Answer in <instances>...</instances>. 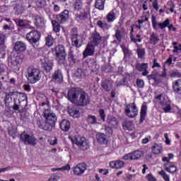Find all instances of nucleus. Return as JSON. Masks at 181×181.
<instances>
[{
	"label": "nucleus",
	"mask_w": 181,
	"mask_h": 181,
	"mask_svg": "<svg viewBox=\"0 0 181 181\" xmlns=\"http://www.w3.org/2000/svg\"><path fill=\"white\" fill-rule=\"evenodd\" d=\"M44 118L37 120V125L40 129L44 131H52L54 127H56V122H57V116L56 113L50 112L49 110H45L43 112Z\"/></svg>",
	"instance_id": "nucleus-1"
},
{
	"label": "nucleus",
	"mask_w": 181,
	"mask_h": 181,
	"mask_svg": "<svg viewBox=\"0 0 181 181\" xmlns=\"http://www.w3.org/2000/svg\"><path fill=\"white\" fill-rule=\"evenodd\" d=\"M54 52L56 60H57L59 66H67V61L66 60L67 52H66V47L63 45H57L54 48Z\"/></svg>",
	"instance_id": "nucleus-2"
},
{
	"label": "nucleus",
	"mask_w": 181,
	"mask_h": 181,
	"mask_svg": "<svg viewBox=\"0 0 181 181\" xmlns=\"http://www.w3.org/2000/svg\"><path fill=\"white\" fill-rule=\"evenodd\" d=\"M42 76L40 75V70L35 66H28L27 68V79L30 84H35L40 80Z\"/></svg>",
	"instance_id": "nucleus-3"
},
{
	"label": "nucleus",
	"mask_w": 181,
	"mask_h": 181,
	"mask_svg": "<svg viewBox=\"0 0 181 181\" xmlns=\"http://www.w3.org/2000/svg\"><path fill=\"white\" fill-rule=\"evenodd\" d=\"M72 144L76 145L81 151H87L90 148V142L84 136H75L71 138Z\"/></svg>",
	"instance_id": "nucleus-4"
},
{
	"label": "nucleus",
	"mask_w": 181,
	"mask_h": 181,
	"mask_svg": "<svg viewBox=\"0 0 181 181\" xmlns=\"http://www.w3.org/2000/svg\"><path fill=\"white\" fill-rule=\"evenodd\" d=\"M90 103H91V99L88 95V93H87V92L83 90L82 89L75 104L76 105H78V107H86Z\"/></svg>",
	"instance_id": "nucleus-5"
},
{
	"label": "nucleus",
	"mask_w": 181,
	"mask_h": 181,
	"mask_svg": "<svg viewBox=\"0 0 181 181\" xmlns=\"http://www.w3.org/2000/svg\"><path fill=\"white\" fill-rule=\"evenodd\" d=\"M42 34L37 30H32L26 34L25 39L30 45H35L40 40Z\"/></svg>",
	"instance_id": "nucleus-6"
},
{
	"label": "nucleus",
	"mask_w": 181,
	"mask_h": 181,
	"mask_svg": "<svg viewBox=\"0 0 181 181\" xmlns=\"http://www.w3.org/2000/svg\"><path fill=\"white\" fill-rule=\"evenodd\" d=\"M124 112L127 117L129 118H135L138 116L139 110H138V107H136V104H135V102H134L127 105L124 108Z\"/></svg>",
	"instance_id": "nucleus-7"
},
{
	"label": "nucleus",
	"mask_w": 181,
	"mask_h": 181,
	"mask_svg": "<svg viewBox=\"0 0 181 181\" xmlns=\"http://www.w3.org/2000/svg\"><path fill=\"white\" fill-rule=\"evenodd\" d=\"M82 90L83 89L80 88H70L68 90V93H67L68 101H70V103H72V104H76V103H77V100H78V97Z\"/></svg>",
	"instance_id": "nucleus-8"
},
{
	"label": "nucleus",
	"mask_w": 181,
	"mask_h": 181,
	"mask_svg": "<svg viewBox=\"0 0 181 181\" xmlns=\"http://www.w3.org/2000/svg\"><path fill=\"white\" fill-rule=\"evenodd\" d=\"M20 139L25 145H32L33 146H35L36 145V137H35V135H29L26 132H23L20 135Z\"/></svg>",
	"instance_id": "nucleus-9"
},
{
	"label": "nucleus",
	"mask_w": 181,
	"mask_h": 181,
	"mask_svg": "<svg viewBox=\"0 0 181 181\" xmlns=\"http://www.w3.org/2000/svg\"><path fill=\"white\" fill-rule=\"evenodd\" d=\"M87 170V164L86 163H79L73 168L74 175L75 176H81Z\"/></svg>",
	"instance_id": "nucleus-10"
},
{
	"label": "nucleus",
	"mask_w": 181,
	"mask_h": 181,
	"mask_svg": "<svg viewBox=\"0 0 181 181\" xmlns=\"http://www.w3.org/2000/svg\"><path fill=\"white\" fill-rule=\"evenodd\" d=\"M151 23H152L153 29H154V30H158V26H159L160 29L163 30V29H165V28H166V26L169 25L168 20L164 21L163 23L156 22V17H155V16H152Z\"/></svg>",
	"instance_id": "nucleus-11"
},
{
	"label": "nucleus",
	"mask_w": 181,
	"mask_h": 181,
	"mask_svg": "<svg viewBox=\"0 0 181 181\" xmlns=\"http://www.w3.org/2000/svg\"><path fill=\"white\" fill-rule=\"evenodd\" d=\"M71 45L79 48L83 46V40L81 39V36L78 34H72L71 36Z\"/></svg>",
	"instance_id": "nucleus-12"
},
{
	"label": "nucleus",
	"mask_w": 181,
	"mask_h": 181,
	"mask_svg": "<svg viewBox=\"0 0 181 181\" xmlns=\"http://www.w3.org/2000/svg\"><path fill=\"white\" fill-rule=\"evenodd\" d=\"M95 52V45L88 44L83 52V59H87L89 56H94Z\"/></svg>",
	"instance_id": "nucleus-13"
},
{
	"label": "nucleus",
	"mask_w": 181,
	"mask_h": 181,
	"mask_svg": "<svg viewBox=\"0 0 181 181\" xmlns=\"http://www.w3.org/2000/svg\"><path fill=\"white\" fill-rule=\"evenodd\" d=\"M101 42H103V37H101L98 32L95 31V33H92L90 37L91 45L96 47L98 46Z\"/></svg>",
	"instance_id": "nucleus-14"
},
{
	"label": "nucleus",
	"mask_w": 181,
	"mask_h": 181,
	"mask_svg": "<svg viewBox=\"0 0 181 181\" xmlns=\"http://www.w3.org/2000/svg\"><path fill=\"white\" fill-rule=\"evenodd\" d=\"M101 87L105 90V91L108 93L111 91L114 87V81L109 79L103 80L101 82Z\"/></svg>",
	"instance_id": "nucleus-15"
},
{
	"label": "nucleus",
	"mask_w": 181,
	"mask_h": 181,
	"mask_svg": "<svg viewBox=\"0 0 181 181\" xmlns=\"http://www.w3.org/2000/svg\"><path fill=\"white\" fill-rule=\"evenodd\" d=\"M13 49L16 53H23L26 50V43L22 41H17L14 43Z\"/></svg>",
	"instance_id": "nucleus-16"
},
{
	"label": "nucleus",
	"mask_w": 181,
	"mask_h": 181,
	"mask_svg": "<svg viewBox=\"0 0 181 181\" xmlns=\"http://www.w3.org/2000/svg\"><path fill=\"white\" fill-rule=\"evenodd\" d=\"M69 10H64L61 13L57 16V21L58 23H66L69 19Z\"/></svg>",
	"instance_id": "nucleus-17"
},
{
	"label": "nucleus",
	"mask_w": 181,
	"mask_h": 181,
	"mask_svg": "<svg viewBox=\"0 0 181 181\" xmlns=\"http://www.w3.org/2000/svg\"><path fill=\"white\" fill-rule=\"evenodd\" d=\"M135 27V25H132L131 26V30L129 33V37L131 42L133 43H141L142 42V38H141V35L137 34L135 35H134V28Z\"/></svg>",
	"instance_id": "nucleus-18"
},
{
	"label": "nucleus",
	"mask_w": 181,
	"mask_h": 181,
	"mask_svg": "<svg viewBox=\"0 0 181 181\" xmlns=\"http://www.w3.org/2000/svg\"><path fill=\"white\" fill-rule=\"evenodd\" d=\"M59 128L63 132H69L71 128V123L66 119H64L59 122Z\"/></svg>",
	"instance_id": "nucleus-19"
},
{
	"label": "nucleus",
	"mask_w": 181,
	"mask_h": 181,
	"mask_svg": "<svg viewBox=\"0 0 181 181\" xmlns=\"http://www.w3.org/2000/svg\"><path fill=\"white\" fill-rule=\"evenodd\" d=\"M89 15L90 13L87 11L81 12L76 15V21H77L78 23H86V21L88 19Z\"/></svg>",
	"instance_id": "nucleus-20"
},
{
	"label": "nucleus",
	"mask_w": 181,
	"mask_h": 181,
	"mask_svg": "<svg viewBox=\"0 0 181 181\" xmlns=\"http://www.w3.org/2000/svg\"><path fill=\"white\" fill-rule=\"evenodd\" d=\"M136 69L137 71H143L142 76H148V63H137L136 64Z\"/></svg>",
	"instance_id": "nucleus-21"
},
{
	"label": "nucleus",
	"mask_w": 181,
	"mask_h": 181,
	"mask_svg": "<svg viewBox=\"0 0 181 181\" xmlns=\"http://www.w3.org/2000/svg\"><path fill=\"white\" fill-rule=\"evenodd\" d=\"M68 113L73 118H78L80 117V108L77 106H70L68 107Z\"/></svg>",
	"instance_id": "nucleus-22"
},
{
	"label": "nucleus",
	"mask_w": 181,
	"mask_h": 181,
	"mask_svg": "<svg viewBox=\"0 0 181 181\" xmlns=\"http://www.w3.org/2000/svg\"><path fill=\"white\" fill-rule=\"evenodd\" d=\"M146 115H148V106L143 105L140 110L139 124H144V122L146 119Z\"/></svg>",
	"instance_id": "nucleus-23"
},
{
	"label": "nucleus",
	"mask_w": 181,
	"mask_h": 181,
	"mask_svg": "<svg viewBox=\"0 0 181 181\" xmlns=\"http://www.w3.org/2000/svg\"><path fill=\"white\" fill-rule=\"evenodd\" d=\"M124 165H125V162L121 160L110 161L109 163V166L112 169H122Z\"/></svg>",
	"instance_id": "nucleus-24"
},
{
	"label": "nucleus",
	"mask_w": 181,
	"mask_h": 181,
	"mask_svg": "<svg viewBox=\"0 0 181 181\" xmlns=\"http://www.w3.org/2000/svg\"><path fill=\"white\" fill-rule=\"evenodd\" d=\"M52 78L57 83H62V81H63V74H62V70H55L54 74L52 75Z\"/></svg>",
	"instance_id": "nucleus-25"
},
{
	"label": "nucleus",
	"mask_w": 181,
	"mask_h": 181,
	"mask_svg": "<svg viewBox=\"0 0 181 181\" xmlns=\"http://www.w3.org/2000/svg\"><path fill=\"white\" fill-rule=\"evenodd\" d=\"M107 124L108 127H110L111 128H117V127H118V120H117V117L113 115H108Z\"/></svg>",
	"instance_id": "nucleus-26"
},
{
	"label": "nucleus",
	"mask_w": 181,
	"mask_h": 181,
	"mask_svg": "<svg viewBox=\"0 0 181 181\" xmlns=\"http://www.w3.org/2000/svg\"><path fill=\"white\" fill-rule=\"evenodd\" d=\"M96 140L98 144H102L103 145H107L108 144V139H107V135L104 133H97Z\"/></svg>",
	"instance_id": "nucleus-27"
},
{
	"label": "nucleus",
	"mask_w": 181,
	"mask_h": 181,
	"mask_svg": "<svg viewBox=\"0 0 181 181\" xmlns=\"http://www.w3.org/2000/svg\"><path fill=\"white\" fill-rule=\"evenodd\" d=\"M165 170L169 173H176L177 167L173 163L164 164Z\"/></svg>",
	"instance_id": "nucleus-28"
},
{
	"label": "nucleus",
	"mask_w": 181,
	"mask_h": 181,
	"mask_svg": "<svg viewBox=\"0 0 181 181\" xmlns=\"http://www.w3.org/2000/svg\"><path fill=\"white\" fill-rule=\"evenodd\" d=\"M173 90L175 94L181 95V79H177L173 83Z\"/></svg>",
	"instance_id": "nucleus-29"
},
{
	"label": "nucleus",
	"mask_w": 181,
	"mask_h": 181,
	"mask_svg": "<svg viewBox=\"0 0 181 181\" xmlns=\"http://www.w3.org/2000/svg\"><path fill=\"white\" fill-rule=\"evenodd\" d=\"M22 62H23V59L21 56H16V57H13L11 59V65L12 67H16V69H19V66L22 64Z\"/></svg>",
	"instance_id": "nucleus-30"
},
{
	"label": "nucleus",
	"mask_w": 181,
	"mask_h": 181,
	"mask_svg": "<svg viewBox=\"0 0 181 181\" xmlns=\"http://www.w3.org/2000/svg\"><path fill=\"white\" fill-rule=\"evenodd\" d=\"M151 151L154 155H160L163 151V147H162V145L160 144H155L152 147Z\"/></svg>",
	"instance_id": "nucleus-31"
},
{
	"label": "nucleus",
	"mask_w": 181,
	"mask_h": 181,
	"mask_svg": "<svg viewBox=\"0 0 181 181\" xmlns=\"http://www.w3.org/2000/svg\"><path fill=\"white\" fill-rule=\"evenodd\" d=\"M149 40L150 44L153 45L155 46V45H158V43H159V40H160V39L159 38V35L155 33H152L151 35H150Z\"/></svg>",
	"instance_id": "nucleus-32"
},
{
	"label": "nucleus",
	"mask_w": 181,
	"mask_h": 181,
	"mask_svg": "<svg viewBox=\"0 0 181 181\" xmlns=\"http://www.w3.org/2000/svg\"><path fill=\"white\" fill-rule=\"evenodd\" d=\"M132 154L133 156V160H137V159H141L144 156V153L143 151L136 150L132 152Z\"/></svg>",
	"instance_id": "nucleus-33"
},
{
	"label": "nucleus",
	"mask_w": 181,
	"mask_h": 181,
	"mask_svg": "<svg viewBox=\"0 0 181 181\" xmlns=\"http://www.w3.org/2000/svg\"><path fill=\"white\" fill-rule=\"evenodd\" d=\"M73 8H74V11L79 12V11L83 9V1H81V0H75V2H74L73 4Z\"/></svg>",
	"instance_id": "nucleus-34"
},
{
	"label": "nucleus",
	"mask_w": 181,
	"mask_h": 181,
	"mask_svg": "<svg viewBox=\"0 0 181 181\" xmlns=\"http://www.w3.org/2000/svg\"><path fill=\"white\" fill-rule=\"evenodd\" d=\"M68 62L69 63V66L71 67H73L76 63H77V60L74 57V54H73L72 52H69L68 54Z\"/></svg>",
	"instance_id": "nucleus-35"
},
{
	"label": "nucleus",
	"mask_w": 181,
	"mask_h": 181,
	"mask_svg": "<svg viewBox=\"0 0 181 181\" xmlns=\"http://www.w3.org/2000/svg\"><path fill=\"white\" fill-rule=\"evenodd\" d=\"M42 67L46 73H49L53 69V65L50 62H45L42 63Z\"/></svg>",
	"instance_id": "nucleus-36"
},
{
	"label": "nucleus",
	"mask_w": 181,
	"mask_h": 181,
	"mask_svg": "<svg viewBox=\"0 0 181 181\" xmlns=\"http://www.w3.org/2000/svg\"><path fill=\"white\" fill-rule=\"evenodd\" d=\"M97 26H98V28H100V29H103V30H108V29L111 28L110 25H109L107 23H103V21L101 20H99L97 22Z\"/></svg>",
	"instance_id": "nucleus-37"
},
{
	"label": "nucleus",
	"mask_w": 181,
	"mask_h": 181,
	"mask_svg": "<svg viewBox=\"0 0 181 181\" xmlns=\"http://www.w3.org/2000/svg\"><path fill=\"white\" fill-rule=\"evenodd\" d=\"M104 5H105V0H95V6L99 11H104Z\"/></svg>",
	"instance_id": "nucleus-38"
},
{
	"label": "nucleus",
	"mask_w": 181,
	"mask_h": 181,
	"mask_svg": "<svg viewBox=\"0 0 181 181\" xmlns=\"http://www.w3.org/2000/svg\"><path fill=\"white\" fill-rule=\"evenodd\" d=\"M85 76H86V73H84V71L83 70V69L78 68L74 74V77L78 78V80H81V78H83V77H85Z\"/></svg>",
	"instance_id": "nucleus-39"
},
{
	"label": "nucleus",
	"mask_w": 181,
	"mask_h": 181,
	"mask_svg": "<svg viewBox=\"0 0 181 181\" xmlns=\"http://www.w3.org/2000/svg\"><path fill=\"white\" fill-rule=\"evenodd\" d=\"M116 18L117 17L115 16V12H114V11L109 12L106 16V19L108 23H112V22H114Z\"/></svg>",
	"instance_id": "nucleus-40"
},
{
	"label": "nucleus",
	"mask_w": 181,
	"mask_h": 181,
	"mask_svg": "<svg viewBox=\"0 0 181 181\" xmlns=\"http://www.w3.org/2000/svg\"><path fill=\"white\" fill-rule=\"evenodd\" d=\"M55 40L53 38V37L50 35H48L47 37H45V45L48 47H52L53 43H54Z\"/></svg>",
	"instance_id": "nucleus-41"
},
{
	"label": "nucleus",
	"mask_w": 181,
	"mask_h": 181,
	"mask_svg": "<svg viewBox=\"0 0 181 181\" xmlns=\"http://www.w3.org/2000/svg\"><path fill=\"white\" fill-rule=\"evenodd\" d=\"M86 121L90 124V125H95L97 124V117H95V115H89Z\"/></svg>",
	"instance_id": "nucleus-42"
},
{
	"label": "nucleus",
	"mask_w": 181,
	"mask_h": 181,
	"mask_svg": "<svg viewBox=\"0 0 181 181\" xmlns=\"http://www.w3.org/2000/svg\"><path fill=\"white\" fill-rule=\"evenodd\" d=\"M35 25L37 28L42 26V25H45V18L40 16L35 17Z\"/></svg>",
	"instance_id": "nucleus-43"
},
{
	"label": "nucleus",
	"mask_w": 181,
	"mask_h": 181,
	"mask_svg": "<svg viewBox=\"0 0 181 181\" xmlns=\"http://www.w3.org/2000/svg\"><path fill=\"white\" fill-rule=\"evenodd\" d=\"M123 127L128 131H132V128H134V123L131 121L126 120L123 123Z\"/></svg>",
	"instance_id": "nucleus-44"
},
{
	"label": "nucleus",
	"mask_w": 181,
	"mask_h": 181,
	"mask_svg": "<svg viewBox=\"0 0 181 181\" xmlns=\"http://www.w3.org/2000/svg\"><path fill=\"white\" fill-rule=\"evenodd\" d=\"M52 23L54 32H55V33H59L61 29L60 24H59L57 21H52Z\"/></svg>",
	"instance_id": "nucleus-45"
},
{
	"label": "nucleus",
	"mask_w": 181,
	"mask_h": 181,
	"mask_svg": "<svg viewBox=\"0 0 181 181\" xmlns=\"http://www.w3.org/2000/svg\"><path fill=\"white\" fill-rule=\"evenodd\" d=\"M4 103H5L6 107L9 108V104H11V103H12V98L9 93L6 94Z\"/></svg>",
	"instance_id": "nucleus-46"
},
{
	"label": "nucleus",
	"mask_w": 181,
	"mask_h": 181,
	"mask_svg": "<svg viewBox=\"0 0 181 181\" xmlns=\"http://www.w3.org/2000/svg\"><path fill=\"white\" fill-rule=\"evenodd\" d=\"M136 54L139 59H145V49L138 48L136 49Z\"/></svg>",
	"instance_id": "nucleus-47"
},
{
	"label": "nucleus",
	"mask_w": 181,
	"mask_h": 181,
	"mask_svg": "<svg viewBox=\"0 0 181 181\" xmlns=\"http://www.w3.org/2000/svg\"><path fill=\"white\" fill-rule=\"evenodd\" d=\"M158 175H160V176H161L165 181H170V177L166 174L165 170H161L158 172Z\"/></svg>",
	"instance_id": "nucleus-48"
},
{
	"label": "nucleus",
	"mask_w": 181,
	"mask_h": 181,
	"mask_svg": "<svg viewBox=\"0 0 181 181\" xmlns=\"http://www.w3.org/2000/svg\"><path fill=\"white\" fill-rule=\"evenodd\" d=\"M6 39V34L5 33H0V46L5 45V40Z\"/></svg>",
	"instance_id": "nucleus-49"
},
{
	"label": "nucleus",
	"mask_w": 181,
	"mask_h": 181,
	"mask_svg": "<svg viewBox=\"0 0 181 181\" xmlns=\"http://www.w3.org/2000/svg\"><path fill=\"white\" fill-rule=\"evenodd\" d=\"M99 117L101 121L103 122H105V112L104 111V109H100L99 110Z\"/></svg>",
	"instance_id": "nucleus-50"
},
{
	"label": "nucleus",
	"mask_w": 181,
	"mask_h": 181,
	"mask_svg": "<svg viewBox=\"0 0 181 181\" xmlns=\"http://www.w3.org/2000/svg\"><path fill=\"white\" fill-rule=\"evenodd\" d=\"M11 97V100H13V103H16V100H18V95L19 93L16 91H13V92H8Z\"/></svg>",
	"instance_id": "nucleus-51"
},
{
	"label": "nucleus",
	"mask_w": 181,
	"mask_h": 181,
	"mask_svg": "<svg viewBox=\"0 0 181 181\" xmlns=\"http://www.w3.org/2000/svg\"><path fill=\"white\" fill-rule=\"evenodd\" d=\"M136 84L138 88H144V87L145 86V82L144 81V80L138 78L136 81Z\"/></svg>",
	"instance_id": "nucleus-52"
},
{
	"label": "nucleus",
	"mask_w": 181,
	"mask_h": 181,
	"mask_svg": "<svg viewBox=\"0 0 181 181\" xmlns=\"http://www.w3.org/2000/svg\"><path fill=\"white\" fill-rule=\"evenodd\" d=\"M16 23L18 28H26V23H25L23 20H16Z\"/></svg>",
	"instance_id": "nucleus-53"
},
{
	"label": "nucleus",
	"mask_w": 181,
	"mask_h": 181,
	"mask_svg": "<svg viewBox=\"0 0 181 181\" xmlns=\"http://www.w3.org/2000/svg\"><path fill=\"white\" fill-rule=\"evenodd\" d=\"M115 37L117 40H118L119 42H121L122 39V34L121 33V30L119 29L116 30Z\"/></svg>",
	"instance_id": "nucleus-54"
},
{
	"label": "nucleus",
	"mask_w": 181,
	"mask_h": 181,
	"mask_svg": "<svg viewBox=\"0 0 181 181\" xmlns=\"http://www.w3.org/2000/svg\"><path fill=\"white\" fill-rule=\"evenodd\" d=\"M165 21H168V25L166 26V28H168V30L170 32L171 30L175 32V30H176V28L173 25V24H170V20L169 18H166Z\"/></svg>",
	"instance_id": "nucleus-55"
},
{
	"label": "nucleus",
	"mask_w": 181,
	"mask_h": 181,
	"mask_svg": "<svg viewBox=\"0 0 181 181\" xmlns=\"http://www.w3.org/2000/svg\"><path fill=\"white\" fill-rule=\"evenodd\" d=\"M123 160H134L132 153H129L124 155L122 158Z\"/></svg>",
	"instance_id": "nucleus-56"
},
{
	"label": "nucleus",
	"mask_w": 181,
	"mask_h": 181,
	"mask_svg": "<svg viewBox=\"0 0 181 181\" xmlns=\"http://www.w3.org/2000/svg\"><path fill=\"white\" fill-rule=\"evenodd\" d=\"M122 52L124 54V57H128V56H131V51H129V49L127 47H122Z\"/></svg>",
	"instance_id": "nucleus-57"
},
{
	"label": "nucleus",
	"mask_w": 181,
	"mask_h": 181,
	"mask_svg": "<svg viewBox=\"0 0 181 181\" xmlns=\"http://www.w3.org/2000/svg\"><path fill=\"white\" fill-rule=\"evenodd\" d=\"M146 179L148 181H157L156 178L152 175V173H149L146 176Z\"/></svg>",
	"instance_id": "nucleus-58"
},
{
	"label": "nucleus",
	"mask_w": 181,
	"mask_h": 181,
	"mask_svg": "<svg viewBox=\"0 0 181 181\" xmlns=\"http://www.w3.org/2000/svg\"><path fill=\"white\" fill-rule=\"evenodd\" d=\"M163 110L165 113L170 112V111H172V106L170 105V104H168L166 106H165L164 108H163Z\"/></svg>",
	"instance_id": "nucleus-59"
},
{
	"label": "nucleus",
	"mask_w": 181,
	"mask_h": 181,
	"mask_svg": "<svg viewBox=\"0 0 181 181\" xmlns=\"http://www.w3.org/2000/svg\"><path fill=\"white\" fill-rule=\"evenodd\" d=\"M155 67L160 68V64L158 63V59H156L153 60L152 69H155Z\"/></svg>",
	"instance_id": "nucleus-60"
},
{
	"label": "nucleus",
	"mask_w": 181,
	"mask_h": 181,
	"mask_svg": "<svg viewBox=\"0 0 181 181\" xmlns=\"http://www.w3.org/2000/svg\"><path fill=\"white\" fill-rule=\"evenodd\" d=\"M19 105L16 104V102H14L13 110H15V112H16V111H18V112L22 113V110H19Z\"/></svg>",
	"instance_id": "nucleus-61"
},
{
	"label": "nucleus",
	"mask_w": 181,
	"mask_h": 181,
	"mask_svg": "<svg viewBox=\"0 0 181 181\" xmlns=\"http://www.w3.org/2000/svg\"><path fill=\"white\" fill-rule=\"evenodd\" d=\"M153 8L156 9V11H159V6L158 4V0H154L152 3Z\"/></svg>",
	"instance_id": "nucleus-62"
},
{
	"label": "nucleus",
	"mask_w": 181,
	"mask_h": 181,
	"mask_svg": "<svg viewBox=\"0 0 181 181\" xmlns=\"http://www.w3.org/2000/svg\"><path fill=\"white\" fill-rule=\"evenodd\" d=\"M70 169H71L70 164H67L65 166L60 168V170H70Z\"/></svg>",
	"instance_id": "nucleus-63"
},
{
	"label": "nucleus",
	"mask_w": 181,
	"mask_h": 181,
	"mask_svg": "<svg viewBox=\"0 0 181 181\" xmlns=\"http://www.w3.org/2000/svg\"><path fill=\"white\" fill-rule=\"evenodd\" d=\"M59 179V177L56 175H52L50 178L48 180V181H57Z\"/></svg>",
	"instance_id": "nucleus-64"
}]
</instances>
